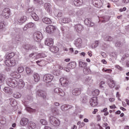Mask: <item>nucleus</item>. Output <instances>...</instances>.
I'll return each mask as SVG.
<instances>
[{
  "label": "nucleus",
  "mask_w": 129,
  "mask_h": 129,
  "mask_svg": "<svg viewBox=\"0 0 129 129\" xmlns=\"http://www.w3.org/2000/svg\"><path fill=\"white\" fill-rule=\"evenodd\" d=\"M85 82L86 83H88V84H90L92 83V79H91V77H87L85 79Z\"/></svg>",
  "instance_id": "nucleus-38"
},
{
  "label": "nucleus",
  "mask_w": 129,
  "mask_h": 129,
  "mask_svg": "<svg viewBox=\"0 0 129 129\" xmlns=\"http://www.w3.org/2000/svg\"><path fill=\"white\" fill-rule=\"evenodd\" d=\"M72 108H73V107L68 104L63 105L60 107V109L62 111H67V110L72 109Z\"/></svg>",
  "instance_id": "nucleus-9"
},
{
  "label": "nucleus",
  "mask_w": 129,
  "mask_h": 129,
  "mask_svg": "<svg viewBox=\"0 0 129 129\" xmlns=\"http://www.w3.org/2000/svg\"><path fill=\"white\" fill-rule=\"evenodd\" d=\"M37 58H44L46 57V55L45 54L42 53H39L36 56Z\"/></svg>",
  "instance_id": "nucleus-49"
},
{
  "label": "nucleus",
  "mask_w": 129,
  "mask_h": 129,
  "mask_svg": "<svg viewBox=\"0 0 129 129\" xmlns=\"http://www.w3.org/2000/svg\"><path fill=\"white\" fill-rule=\"evenodd\" d=\"M24 48L26 51H29L31 49V44H25Z\"/></svg>",
  "instance_id": "nucleus-45"
},
{
  "label": "nucleus",
  "mask_w": 129,
  "mask_h": 129,
  "mask_svg": "<svg viewBox=\"0 0 129 129\" xmlns=\"http://www.w3.org/2000/svg\"><path fill=\"white\" fill-rule=\"evenodd\" d=\"M18 80V85L19 88H23L25 87V83L23 80L17 79Z\"/></svg>",
  "instance_id": "nucleus-19"
},
{
  "label": "nucleus",
  "mask_w": 129,
  "mask_h": 129,
  "mask_svg": "<svg viewBox=\"0 0 129 129\" xmlns=\"http://www.w3.org/2000/svg\"><path fill=\"white\" fill-rule=\"evenodd\" d=\"M80 12L79 11H75V10H71L69 12L70 16H73V17H75V16H79Z\"/></svg>",
  "instance_id": "nucleus-24"
},
{
  "label": "nucleus",
  "mask_w": 129,
  "mask_h": 129,
  "mask_svg": "<svg viewBox=\"0 0 129 129\" xmlns=\"http://www.w3.org/2000/svg\"><path fill=\"white\" fill-rule=\"evenodd\" d=\"M54 15L57 17V19L59 20H62V13L60 12H59V11L56 10L55 11H54Z\"/></svg>",
  "instance_id": "nucleus-22"
},
{
  "label": "nucleus",
  "mask_w": 129,
  "mask_h": 129,
  "mask_svg": "<svg viewBox=\"0 0 129 129\" xmlns=\"http://www.w3.org/2000/svg\"><path fill=\"white\" fill-rule=\"evenodd\" d=\"M115 68H117V69H118L119 70H122V68H121L120 66L118 65L115 66Z\"/></svg>",
  "instance_id": "nucleus-62"
},
{
  "label": "nucleus",
  "mask_w": 129,
  "mask_h": 129,
  "mask_svg": "<svg viewBox=\"0 0 129 129\" xmlns=\"http://www.w3.org/2000/svg\"><path fill=\"white\" fill-rule=\"evenodd\" d=\"M50 51L53 53H58V52H59V47L57 46H52L50 48Z\"/></svg>",
  "instance_id": "nucleus-30"
},
{
  "label": "nucleus",
  "mask_w": 129,
  "mask_h": 129,
  "mask_svg": "<svg viewBox=\"0 0 129 129\" xmlns=\"http://www.w3.org/2000/svg\"><path fill=\"white\" fill-rule=\"evenodd\" d=\"M40 123L43 125H47L48 124V121L44 119H42L40 120Z\"/></svg>",
  "instance_id": "nucleus-46"
},
{
  "label": "nucleus",
  "mask_w": 129,
  "mask_h": 129,
  "mask_svg": "<svg viewBox=\"0 0 129 129\" xmlns=\"http://www.w3.org/2000/svg\"><path fill=\"white\" fill-rule=\"evenodd\" d=\"M26 71L28 75H31V74H33V70H32V69L29 67L26 68Z\"/></svg>",
  "instance_id": "nucleus-39"
},
{
  "label": "nucleus",
  "mask_w": 129,
  "mask_h": 129,
  "mask_svg": "<svg viewBox=\"0 0 129 129\" xmlns=\"http://www.w3.org/2000/svg\"><path fill=\"white\" fill-rule=\"evenodd\" d=\"M38 50V49L37 48V47H36V46L31 45L30 50Z\"/></svg>",
  "instance_id": "nucleus-55"
},
{
  "label": "nucleus",
  "mask_w": 129,
  "mask_h": 129,
  "mask_svg": "<svg viewBox=\"0 0 129 129\" xmlns=\"http://www.w3.org/2000/svg\"><path fill=\"white\" fill-rule=\"evenodd\" d=\"M61 22L64 24H67L70 22V19L66 18H61Z\"/></svg>",
  "instance_id": "nucleus-43"
},
{
  "label": "nucleus",
  "mask_w": 129,
  "mask_h": 129,
  "mask_svg": "<svg viewBox=\"0 0 129 129\" xmlns=\"http://www.w3.org/2000/svg\"><path fill=\"white\" fill-rule=\"evenodd\" d=\"M6 80V75L0 74V83H4Z\"/></svg>",
  "instance_id": "nucleus-35"
},
{
  "label": "nucleus",
  "mask_w": 129,
  "mask_h": 129,
  "mask_svg": "<svg viewBox=\"0 0 129 129\" xmlns=\"http://www.w3.org/2000/svg\"><path fill=\"white\" fill-rule=\"evenodd\" d=\"M33 38L36 42H39L43 39V34L40 32H36L33 34Z\"/></svg>",
  "instance_id": "nucleus-4"
},
{
  "label": "nucleus",
  "mask_w": 129,
  "mask_h": 129,
  "mask_svg": "<svg viewBox=\"0 0 129 129\" xmlns=\"http://www.w3.org/2000/svg\"><path fill=\"white\" fill-rule=\"evenodd\" d=\"M33 78L35 82H39L40 81V76L38 74H34L33 75Z\"/></svg>",
  "instance_id": "nucleus-34"
},
{
  "label": "nucleus",
  "mask_w": 129,
  "mask_h": 129,
  "mask_svg": "<svg viewBox=\"0 0 129 129\" xmlns=\"http://www.w3.org/2000/svg\"><path fill=\"white\" fill-rule=\"evenodd\" d=\"M6 83L8 86L15 88V87H17V86H18V79H16L15 78H8L7 80Z\"/></svg>",
  "instance_id": "nucleus-1"
},
{
  "label": "nucleus",
  "mask_w": 129,
  "mask_h": 129,
  "mask_svg": "<svg viewBox=\"0 0 129 129\" xmlns=\"http://www.w3.org/2000/svg\"><path fill=\"white\" fill-rule=\"evenodd\" d=\"M94 92L95 93V95L97 96L99 95V90H95L94 91Z\"/></svg>",
  "instance_id": "nucleus-63"
},
{
  "label": "nucleus",
  "mask_w": 129,
  "mask_h": 129,
  "mask_svg": "<svg viewBox=\"0 0 129 129\" xmlns=\"http://www.w3.org/2000/svg\"><path fill=\"white\" fill-rule=\"evenodd\" d=\"M27 21V16H23L18 19V23L19 25L25 23Z\"/></svg>",
  "instance_id": "nucleus-25"
},
{
  "label": "nucleus",
  "mask_w": 129,
  "mask_h": 129,
  "mask_svg": "<svg viewBox=\"0 0 129 129\" xmlns=\"http://www.w3.org/2000/svg\"><path fill=\"white\" fill-rule=\"evenodd\" d=\"M42 22L44 23V24H47V25H50L51 23H52V21H51V19L49 18H43L42 19Z\"/></svg>",
  "instance_id": "nucleus-31"
},
{
  "label": "nucleus",
  "mask_w": 129,
  "mask_h": 129,
  "mask_svg": "<svg viewBox=\"0 0 129 129\" xmlns=\"http://www.w3.org/2000/svg\"><path fill=\"white\" fill-rule=\"evenodd\" d=\"M98 43H99L98 41H95V44L94 45V46H93V45H92L91 48L92 49H95V48H97V47H98Z\"/></svg>",
  "instance_id": "nucleus-51"
},
{
  "label": "nucleus",
  "mask_w": 129,
  "mask_h": 129,
  "mask_svg": "<svg viewBox=\"0 0 129 129\" xmlns=\"http://www.w3.org/2000/svg\"><path fill=\"white\" fill-rule=\"evenodd\" d=\"M31 17L33 18V20H34V21H39V17L38 16V15H37V14H36V13H35V12H32V14H31Z\"/></svg>",
  "instance_id": "nucleus-37"
},
{
  "label": "nucleus",
  "mask_w": 129,
  "mask_h": 129,
  "mask_svg": "<svg viewBox=\"0 0 129 129\" xmlns=\"http://www.w3.org/2000/svg\"><path fill=\"white\" fill-rule=\"evenodd\" d=\"M53 44H54V41L52 38H47L45 41V45L48 46V47H52Z\"/></svg>",
  "instance_id": "nucleus-10"
},
{
  "label": "nucleus",
  "mask_w": 129,
  "mask_h": 129,
  "mask_svg": "<svg viewBox=\"0 0 129 129\" xmlns=\"http://www.w3.org/2000/svg\"><path fill=\"white\" fill-rule=\"evenodd\" d=\"M17 70H18L19 73H23V72H24V67H19L18 68Z\"/></svg>",
  "instance_id": "nucleus-50"
},
{
  "label": "nucleus",
  "mask_w": 129,
  "mask_h": 129,
  "mask_svg": "<svg viewBox=\"0 0 129 129\" xmlns=\"http://www.w3.org/2000/svg\"><path fill=\"white\" fill-rule=\"evenodd\" d=\"M36 123L33 121H30L28 124V128L29 129H34L36 128Z\"/></svg>",
  "instance_id": "nucleus-20"
},
{
  "label": "nucleus",
  "mask_w": 129,
  "mask_h": 129,
  "mask_svg": "<svg viewBox=\"0 0 129 129\" xmlns=\"http://www.w3.org/2000/svg\"><path fill=\"white\" fill-rule=\"evenodd\" d=\"M79 66L82 69H84L87 67V62H83L82 61H80L79 62Z\"/></svg>",
  "instance_id": "nucleus-23"
},
{
  "label": "nucleus",
  "mask_w": 129,
  "mask_h": 129,
  "mask_svg": "<svg viewBox=\"0 0 129 129\" xmlns=\"http://www.w3.org/2000/svg\"><path fill=\"white\" fill-rule=\"evenodd\" d=\"M11 76L14 77V78H16L17 79L21 77V75H20V74L18 73V72H12L11 73Z\"/></svg>",
  "instance_id": "nucleus-26"
},
{
  "label": "nucleus",
  "mask_w": 129,
  "mask_h": 129,
  "mask_svg": "<svg viewBox=\"0 0 129 129\" xmlns=\"http://www.w3.org/2000/svg\"><path fill=\"white\" fill-rule=\"evenodd\" d=\"M83 73L84 74H89V73H91V71L89 68L87 67L83 69Z\"/></svg>",
  "instance_id": "nucleus-36"
},
{
  "label": "nucleus",
  "mask_w": 129,
  "mask_h": 129,
  "mask_svg": "<svg viewBox=\"0 0 129 129\" xmlns=\"http://www.w3.org/2000/svg\"><path fill=\"white\" fill-rule=\"evenodd\" d=\"M29 123V119L26 118H22L20 120L21 125L25 126L27 125Z\"/></svg>",
  "instance_id": "nucleus-17"
},
{
  "label": "nucleus",
  "mask_w": 129,
  "mask_h": 129,
  "mask_svg": "<svg viewBox=\"0 0 129 129\" xmlns=\"http://www.w3.org/2000/svg\"><path fill=\"white\" fill-rule=\"evenodd\" d=\"M75 30L78 33H81L84 29L83 26L81 24H77L75 26Z\"/></svg>",
  "instance_id": "nucleus-14"
},
{
  "label": "nucleus",
  "mask_w": 129,
  "mask_h": 129,
  "mask_svg": "<svg viewBox=\"0 0 129 129\" xmlns=\"http://www.w3.org/2000/svg\"><path fill=\"white\" fill-rule=\"evenodd\" d=\"M4 91L8 94H11V93H13V90L10 87H5L4 88Z\"/></svg>",
  "instance_id": "nucleus-28"
},
{
  "label": "nucleus",
  "mask_w": 129,
  "mask_h": 129,
  "mask_svg": "<svg viewBox=\"0 0 129 129\" xmlns=\"http://www.w3.org/2000/svg\"><path fill=\"white\" fill-rule=\"evenodd\" d=\"M26 88L30 90L32 89V88H33V86H32V85H27L26 86Z\"/></svg>",
  "instance_id": "nucleus-60"
},
{
  "label": "nucleus",
  "mask_w": 129,
  "mask_h": 129,
  "mask_svg": "<svg viewBox=\"0 0 129 129\" xmlns=\"http://www.w3.org/2000/svg\"><path fill=\"white\" fill-rule=\"evenodd\" d=\"M56 31V27L53 25H48L46 27V32L48 33V34H52Z\"/></svg>",
  "instance_id": "nucleus-7"
},
{
  "label": "nucleus",
  "mask_w": 129,
  "mask_h": 129,
  "mask_svg": "<svg viewBox=\"0 0 129 129\" xmlns=\"http://www.w3.org/2000/svg\"><path fill=\"white\" fill-rule=\"evenodd\" d=\"M102 71H104V72H106L107 73H110V72H111L112 70H109V69L105 70L104 69H103Z\"/></svg>",
  "instance_id": "nucleus-58"
},
{
  "label": "nucleus",
  "mask_w": 129,
  "mask_h": 129,
  "mask_svg": "<svg viewBox=\"0 0 129 129\" xmlns=\"http://www.w3.org/2000/svg\"><path fill=\"white\" fill-rule=\"evenodd\" d=\"M54 91L55 93H57L59 95H60V96H64V95H65V92L61 89L58 88H55Z\"/></svg>",
  "instance_id": "nucleus-13"
},
{
  "label": "nucleus",
  "mask_w": 129,
  "mask_h": 129,
  "mask_svg": "<svg viewBox=\"0 0 129 129\" xmlns=\"http://www.w3.org/2000/svg\"><path fill=\"white\" fill-rule=\"evenodd\" d=\"M84 23L88 27H93V26H94V23L91 22V20L89 18L86 19L84 21Z\"/></svg>",
  "instance_id": "nucleus-16"
},
{
  "label": "nucleus",
  "mask_w": 129,
  "mask_h": 129,
  "mask_svg": "<svg viewBox=\"0 0 129 129\" xmlns=\"http://www.w3.org/2000/svg\"><path fill=\"white\" fill-rule=\"evenodd\" d=\"M14 56H15V53L14 52L7 53L6 55V60L11 59Z\"/></svg>",
  "instance_id": "nucleus-33"
},
{
  "label": "nucleus",
  "mask_w": 129,
  "mask_h": 129,
  "mask_svg": "<svg viewBox=\"0 0 129 129\" xmlns=\"http://www.w3.org/2000/svg\"><path fill=\"white\" fill-rule=\"evenodd\" d=\"M99 1L100 0H93V5L95 6L97 4H98V2H99Z\"/></svg>",
  "instance_id": "nucleus-57"
},
{
  "label": "nucleus",
  "mask_w": 129,
  "mask_h": 129,
  "mask_svg": "<svg viewBox=\"0 0 129 129\" xmlns=\"http://www.w3.org/2000/svg\"><path fill=\"white\" fill-rule=\"evenodd\" d=\"M126 11V8L123 7L122 9H119V12H124Z\"/></svg>",
  "instance_id": "nucleus-64"
},
{
  "label": "nucleus",
  "mask_w": 129,
  "mask_h": 129,
  "mask_svg": "<svg viewBox=\"0 0 129 129\" xmlns=\"http://www.w3.org/2000/svg\"><path fill=\"white\" fill-rule=\"evenodd\" d=\"M121 45V43H120V41H116L115 43V46L116 47H120Z\"/></svg>",
  "instance_id": "nucleus-56"
},
{
  "label": "nucleus",
  "mask_w": 129,
  "mask_h": 129,
  "mask_svg": "<svg viewBox=\"0 0 129 129\" xmlns=\"http://www.w3.org/2000/svg\"><path fill=\"white\" fill-rule=\"evenodd\" d=\"M104 84H105V82H104L103 81H101L100 83V88H102L103 89V88L104 87Z\"/></svg>",
  "instance_id": "nucleus-54"
},
{
  "label": "nucleus",
  "mask_w": 129,
  "mask_h": 129,
  "mask_svg": "<svg viewBox=\"0 0 129 129\" xmlns=\"http://www.w3.org/2000/svg\"><path fill=\"white\" fill-rule=\"evenodd\" d=\"M81 102L82 103H87V96H84L82 97L81 99Z\"/></svg>",
  "instance_id": "nucleus-42"
},
{
  "label": "nucleus",
  "mask_w": 129,
  "mask_h": 129,
  "mask_svg": "<svg viewBox=\"0 0 129 129\" xmlns=\"http://www.w3.org/2000/svg\"><path fill=\"white\" fill-rule=\"evenodd\" d=\"M54 75H55L56 76H59L60 75V73H59V72L58 71H56L53 73Z\"/></svg>",
  "instance_id": "nucleus-59"
},
{
  "label": "nucleus",
  "mask_w": 129,
  "mask_h": 129,
  "mask_svg": "<svg viewBox=\"0 0 129 129\" xmlns=\"http://www.w3.org/2000/svg\"><path fill=\"white\" fill-rule=\"evenodd\" d=\"M49 121L51 124L53 125V126H59L60 125V120L53 116L49 117Z\"/></svg>",
  "instance_id": "nucleus-2"
},
{
  "label": "nucleus",
  "mask_w": 129,
  "mask_h": 129,
  "mask_svg": "<svg viewBox=\"0 0 129 129\" xmlns=\"http://www.w3.org/2000/svg\"><path fill=\"white\" fill-rule=\"evenodd\" d=\"M26 109L28 111V112H30V113L36 112V109H33L29 107H26Z\"/></svg>",
  "instance_id": "nucleus-40"
},
{
  "label": "nucleus",
  "mask_w": 129,
  "mask_h": 129,
  "mask_svg": "<svg viewBox=\"0 0 129 129\" xmlns=\"http://www.w3.org/2000/svg\"><path fill=\"white\" fill-rule=\"evenodd\" d=\"M11 14V10L9 8H5L3 10L2 16L6 18V19H9L10 18V15Z\"/></svg>",
  "instance_id": "nucleus-6"
},
{
  "label": "nucleus",
  "mask_w": 129,
  "mask_h": 129,
  "mask_svg": "<svg viewBox=\"0 0 129 129\" xmlns=\"http://www.w3.org/2000/svg\"><path fill=\"white\" fill-rule=\"evenodd\" d=\"M102 6V3H101V1H99V2H98V4H97L95 7H96V8H101Z\"/></svg>",
  "instance_id": "nucleus-53"
},
{
  "label": "nucleus",
  "mask_w": 129,
  "mask_h": 129,
  "mask_svg": "<svg viewBox=\"0 0 129 129\" xmlns=\"http://www.w3.org/2000/svg\"><path fill=\"white\" fill-rule=\"evenodd\" d=\"M108 85L110 87V88H113L115 86V83L113 80L110 79L108 81Z\"/></svg>",
  "instance_id": "nucleus-21"
},
{
  "label": "nucleus",
  "mask_w": 129,
  "mask_h": 129,
  "mask_svg": "<svg viewBox=\"0 0 129 129\" xmlns=\"http://www.w3.org/2000/svg\"><path fill=\"white\" fill-rule=\"evenodd\" d=\"M44 7L47 12H50L51 11V5L49 3H45Z\"/></svg>",
  "instance_id": "nucleus-32"
},
{
  "label": "nucleus",
  "mask_w": 129,
  "mask_h": 129,
  "mask_svg": "<svg viewBox=\"0 0 129 129\" xmlns=\"http://www.w3.org/2000/svg\"><path fill=\"white\" fill-rule=\"evenodd\" d=\"M17 103V102H16L15 101V100L14 99H12L11 101H10V104L11 105H12V106H15V105H16Z\"/></svg>",
  "instance_id": "nucleus-52"
},
{
  "label": "nucleus",
  "mask_w": 129,
  "mask_h": 129,
  "mask_svg": "<svg viewBox=\"0 0 129 129\" xmlns=\"http://www.w3.org/2000/svg\"><path fill=\"white\" fill-rule=\"evenodd\" d=\"M13 96L15 98H21V96H22V95L21 93L17 92L13 94Z\"/></svg>",
  "instance_id": "nucleus-44"
},
{
  "label": "nucleus",
  "mask_w": 129,
  "mask_h": 129,
  "mask_svg": "<svg viewBox=\"0 0 129 129\" xmlns=\"http://www.w3.org/2000/svg\"><path fill=\"white\" fill-rule=\"evenodd\" d=\"M37 95L43 99L46 98V93L41 90H38L36 93Z\"/></svg>",
  "instance_id": "nucleus-12"
},
{
  "label": "nucleus",
  "mask_w": 129,
  "mask_h": 129,
  "mask_svg": "<svg viewBox=\"0 0 129 129\" xmlns=\"http://www.w3.org/2000/svg\"><path fill=\"white\" fill-rule=\"evenodd\" d=\"M26 26L28 27V29H30V28H33V27H35L36 24L33 23H29L28 24H26Z\"/></svg>",
  "instance_id": "nucleus-48"
},
{
  "label": "nucleus",
  "mask_w": 129,
  "mask_h": 129,
  "mask_svg": "<svg viewBox=\"0 0 129 129\" xmlns=\"http://www.w3.org/2000/svg\"><path fill=\"white\" fill-rule=\"evenodd\" d=\"M54 79V76H52L51 74L45 75L43 77V80L46 83H49L51 82Z\"/></svg>",
  "instance_id": "nucleus-5"
},
{
  "label": "nucleus",
  "mask_w": 129,
  "mask_h": 129,
  "mask_svg": "<svg viewBox=\"0 0 129 129\" xmlns=\"http://www.w3.org/2000/svg\"><path fill=\"white\" fill-rule=\"evenodd\" d=\"M6 122H7L6 121V118L2 117L0 119V123H1V124H6Z\"/></svg>",
  "instance_id": "nucleus-47"
},
{
  "label": "nucleus",
  "mask_w": 129,
  "mask_h": 129,
  "mask_svg": "<svg viewBox=\"0 0 129 129\" xmlns=\"http://www.w3.org/2000/svg\"><path fill=\"white\" fill-rule=\"evenodd\" d=\"M17 64V59L12 58L11 59H6L5 60V65L8 67H14L16 66Z\"/></svg>",
  "instance_id": "nucleus-3"
},
{
  "label": "nucleus",
  "mask_w": 129,
  "mask_h": 129,
  "mask_svg": "<svg viewBox=\"0 0 129 129\" xmlns=\"http://www.w3.org/2000/svg\"><path fill=\"white\" fill-rule=\"evenodd\" d=\"M73 95L75 96H78L81 94V88H75L72 91Z\"/></svg>",
  "instance_id": "nucleus-11"
},
{
  "label": "nucleus",
  "mask_w": 129,
  "mask_h": 129,
  "mask_svg": "<svg viewBox=\"0 0 129 129\" xmlns=\"http://www.w3.org/2000/svg\"><path fill=\"white\" fill-rule=\"evenodd\" d=\"M74 4L76 7H80L83 4V1L82 0H74Z\"/></svg>",
  "instance_id": "nucleus-27"
},
{
  "label": "nucleus",
  "mask_w": 129,
  "mask_h": 129,
  "mask_svg": "<svg viewBox=\"0 0 129 129\" xmlns=\"http://www.w3.org/2000/svg\"><path fill=\"white\" fill-rule=\"evenodd\" d=\"M68 67L69 69H74V68L76 67V62H70L68 64Z\"/></svg>",
  "instance_id": "nucleus-29"
},
{
  "label": "nucleus",
  "mask_w": 129,
  "mask_h": 129,
  "mask_svg": "<svg viewBox=\"0 0 129 129\" xmlns=\"http://www.w3.org/2000/svg\"><path fill=\"white\" fill-rule=\"evenodd\" d=\"M59 82H60L61 85L64 87H66V86L68 85V81H67L66 79H64V78H61L59 79Z\"/></svg>",
  "instance_id": "nucleus-18"
},
{
  "label": "nucleus",
  "mask_w": 129,
  "mask_h": 129,
  "mask_svg": "<svg viewBox=\"0 0 129 129\" xmlns=\"http://www.w3.org/2000/svg\"><path fill=\"white\" fill-rule=\"evenodd\" d=\"M33 3L35 5H43L44 2L42 0H33Z\"/></svg>",
  "instance_id": "nucleus-41"
},
{
  "label": "nucleus",
  "mask_w": 129,
  "mask_h": 129,
  "mask_svg": "<svg viewBox=\"0 0 129 129\" xmlns=\"http://www.w3.org/2000/svg\"><path fill=\"white\" fill-rule=\"evenodd\" d=\"M74 44L76 47L78 48H80L82 45V40H81V38H78L75 40V43Z\"/></svg>",
  "instance_id": "nucleus-15"
},
{
  "label": "nucleus",
  "mask_w": 129,
  "mask_h": 129,
  "mask_svg": "<svg viewBox=\"0 0 129 129\" xmlns=\"http://www.w3.org/2000/svg\"><path fill=\"white\" fill-rule=\"evenodd\" d=\"M52 112L54 114H58V110L57 109L52 110Z\"/></svg>",
  "instance_id": "nucleus-61"
},
{
  "label": "nucleus",
  "mask_w": 129,
  "mask_h": 129,
  "mask_svg": "<svg viewBox=\"0 0 129 129\" xmlns=\"http://www.w3.org/2000/svg\"><path fill=\"white\" fill-rule=\"evenodd\" d=\"M90 104L91 106H96L98 105V102L97 101V97H94L90 100Z\"/></svg>",
  "instance_id": "nucleus-8"
}]
</instances>
